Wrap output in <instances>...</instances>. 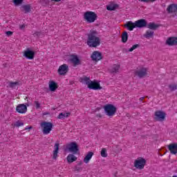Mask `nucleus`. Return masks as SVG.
<instances>
[{
	"instance_id": "obj_19",
	"label": "nucleus",
	"mask_w": 177,
	"mask_h": 177,
	"mask_svg": "<svg viewBox=\"0 0 177 177\" xmlns=\"http://www.w3.org/2000/svg\"><path fill=\"white\" fill-rule=\"evenodd\" d=\"M168 13H176L177 12V4L172 3L168 6L167 8Z\"/></svg>"
},
{
	"instance_id": "obj_32",
	"label": "nucleus",
	"mask_w": 177,
	"mask_h": 177,
	"mask_svg": "<svg viewBox=\"0 0 177 177\" xmlns=\"http://www.w3.org/2000/svg\"><path fill=\"white\" fill-rule=\"evenodd\" d=\"M101 157H104V158H106V157H107V150L106 149V148H102L101 150Z\"/></svg>"
},
{
	"instance_id": "obj_7",
	"label": "nucleus",
	"mask_w": 177,
	"mask_h": 177,
	"mask_svg": "<svg viewBox=\"0 0 177 177\" xmlns=\"http://www.w3.org/2000/svg\"><path fill=\"white\" fill-rule=\"evenodd\" d=\"M134 74L139 78H143L144 77H147L149 75V72L147 71V68H141L136 71Z\"/></svg>"
},
{
	"instance_id": "obj_16",
	"label": "nucleus",
	"mask_w": 177,
	"mask_h": 177,
	"mask_svg": "<svg viewBox=\"0 0 177 177\" xmlns=\"http://www.w3.org/2000/svg\"><path fill=\"white\" fill-rule=\"evenodd\" d=\"M124 27L125 28H127V30H129V31H133V28H136V25L135 24V22H132L131 21H127L125 24H124Z\"/></svg>"
},
{
	"instance_id": "obj_9",
	"label": "nucleus",
	"mask_w": 177,
	"mask_h": 177,
	"mask_svg": "<svg viewBox=\"0 0 177 177\" xmlns=\"http://www.w3.org/2000/svg\"><path fill=\"white\" fill-rule=\"evenodd\" d=\"M70 62L73 64V67H77V66H81V59H80L78 55H71Z\"/></svg>"
},
{
	"instance_id": "obj_34",
	"label": "nucleus",
	"mask_w": 177,
	"mask_h": 177,
	"mask_svg": "<svg viewBox=\"0 0 177 177\" xmlns=\"http://www.w3.org/2000/svg\"><path fill=\"white\" fill-rule=\"evenodd\" d=\"M23 125H24V122H22L20 120L17 121L14 124V127H17V128H19V127H23Z\"/></svg>"
},
{
	"instance_id": "obj_14",
	"label": "nucleus",
	"mask_w": 177,
	"mask_h": 177,
	"mask_svg": "<svg viewBox=\"0 0 177 177\" xmlns=\"http://www.w3.org/2000/svg\"><path fill=\"white\" fill-rule=\"evenodd\" d=\"M16 110L19 114H24V113H27V106L24 105V104H19Z\"/></svg>"
},
{
	"instance_id": "obj_44",
	"label": "nucleus",
	"mask_w": 177,
	"mask_h": 177,
	"mask_svg": "<svg viewBox=\"0 0 177 177\" xmlns=\"http://www.w3.org/2000/svg\"><path fill=\"white\" fill-rule=\"evenodd\" d=\"M20 30H24V28H26V25L23 24L19 26Z\"/></svg>"
},
{
	"instance_id": "obj_11",
	"label": "nucleus",
	"mask_w": 177,
	"mask_h": 177,
	"mask_svg": "<svg viewBox=\"0 0 177 177\" xmlns=\"http://www.w3.org/2000/svg\"><path fill=\"white\" fill-rule=\"evenodd\" d=\"M155 120L156 121H164V120H165V113L161 111H156Z\"/></svg>"
},
{
	"instance_id": "obj_20",
	"label": "nucleus",
	"mask_w": 177,
	"mask_h": 177,
	"mask_svg": "<svg viewBox=\"0 0 177 177\" xmlns=\"http://www.w3.org/2000/svg\"><path fill=\"white\" fill-rule=\"evenodd\" d=\"M93 152L88 151L86 155L85 156L83 161L85 164H88L91 160H92V157H93Z\"/></svg>"
},
{
	"instance_id": "obj_22",
	"label": "nucleus",
	"mask_w": 177,
	"mask_h": 177,
	"mask_svg": "<svg viewBox=\"0 0 177 177\" xmlns=\"http://www.w3.org/2000/svg\"><path fill=\"white\" fill-rule=\"evenodd\" d=\"M57 88V83L55 82V81H50L49 89L51 92H55Z\"/></svg>"
},
{
	"instance_id": "obj_37",
	"label": "nucleus",
	"mask_w": 177,
	"mask_h": 177,
	"mask_svg": "<svg viewBox=\"0 0 177 177\" xmlns=\"http://www.w3.org/2000/svg\"><path fill=\"white\" fill-rule=\"evenodd\" d=\"M59 152L56 151H53V160H57V157H59Z\"/></svg>"
},
{
	"instance_id": "obj_50",
	"label": "nucleus",
	"mask_w": 177,
	"mask_h": 177,
	"mask_svg": "<svg viewBox=\"0 0 177 177\" xmlns=\"http://www.w3.org/2000/svg\"><path fill=\"white\" fill-rule=\"evenodd\" d=\"M70 115V113H67V117H68Z\"/></svg>"
},
{
	"instance_id": "obj_26",
	"label": "nucleus",
	"mask_w": 177,
	"mask_h": 177,
	"mask_svg": "<svg viewBox=\"0 0 177 177\" xmlns=\"http://www.w3.org/2000/svg\"><path fill=\"white\" fill-rule=\"evenodd\" d=\"M24 13H30L31 12V4L24 5L21 6Z\"/></svg>"
},
{
	"instance_id": "obj_21",
	"label": "nucleus",
	"mask_w": 177,
	"mask_h": 177,
	"mask_svg": "<svg viewBox=\"0 0 177 177\" xmlns=\"http://www.w3.org/2000/svg\"><path fill=\"white\" fill-rule=\"evenodd\" d=\"M91 82L92 80H91V77H89L84 76L80 78V82H82V84H86L87 86H89V84Z\"/></svg>"
},
{
	"instance_id": "obj_48",
	"label": "nucleus",
	"mask_w": 177,
	"mask_h": 177,
	"mask_svg": "<svg viewBox=\"0 0 177 177\" xmlns=\"http://www.w3.org/2000/svg\"><path fill=\"white\" fill-rule=\"evenodd\" d=\"M97 117H100H100H102V115L100 113H99V114L97 115Z\"/></svg>"
},
{
	"instance_id": "obj_5",
	"label": "nucleus",
	"mask_w": 177,
	"mask_h": 177,
	"mask_svg": "<svg viewBox=\"0 0 177 177\" xmlns=\"http://www.w3.org/2000/svg\"><path fill=\"white\" fill-rule=\"evenodd\" d=\"M146 165V159L139 157L134 161V167L137 169H143Z\"/></svg>"
},
{
	"instance_id": "obj_33",
	"label": "nucleus",
	"mask_w": 177,
	"mask_h": 177,
	"mask_svg": "<svg viewBox=\"0 0 177 177\" xmlns=\"http://www.w3.org/2000/svg\"><path fill=\"white\" fill-rule=\"evenodd\" d=\"M19 85H20V83H19L18 82H10L9 84L10 88H15V86H17Z\"/></svg>"
},
{
	"instance_id": "obj_42",
	"label": "nucleus",
	"mask_w": 177,
	"mask_h": 177,
	"mask_svg": "<svg viewBox=\"0 0 177 177\" xmlns=\"http://www.w3.org/2000/svg\"><path fill=\"white\" fill-rule=\"evenodd\" d=\"M6 35H7V37H12V35H13V32H12V31H6Z\"/></svg>"
},
{
	"instance_id": "obj_45",
	"label": "nucleus",
	"mask_w": 177,
	"mask_h": 177,
	"mask_svg": "<svg viewBox=\"0 0 177 177\" xmlns=\"http://www.w3.org/2000/svg\"><path fill=\"white\" fill-rule=\"evenodd\" d=\"M27 129H32V127H26V128H25V130L26 131H27Z\"/></svg>"
},
{
	"instance_id": "obj_39",
	"label": "nucleus",
	"mask_w": 177,
	"mask_h": 177,
	"mask_svg": "<svg viewBox=\"0 0 177 177\" xmlns=\"http://www.w3.org/2000/svg\"><path fill=\"white\" fill-rule=\"evenodd\" d=\"M57 118L59 120H62L63 118H66V113H59V115L57 116Z\"/></svg>"
},
{
	"instance_id": "obj_43",
	"label": "nucleus",
	"mask_w": 177,
	"mask_h": 177,
	"mask_svg": "<svg viewBox=\"0 0 177 177\" xmlns=\"http://www.w3.org/2000/svg\"><path fill=\"white\" fill-rule=\"evenodd\" d=\"M34 37H39V35H41V32H35L33 34Z\"/></svg>"
},
{
	"instance_id": "obj_46",
	"label": "nucleus",
	"mask_w": 177,
	"mask_h": 177,
	"mask_svg": "<svg viewBox=\"0 0 177 177\" xmlns=\"http://www.w3.org/2000/svg\"><path fill=\"white\" fill-rule=\"evenodd\" d=\"M52 2H60L62 0H50Z\"/></svg>"
},
{
	"instance_id": "obj_6",
	"label": "nucleus",
	"mask_w": 177,
	"mask_h": 177,
	"mask_svg": "<svg viewBox=\"0 0 177 177\" xmlns=\"http://www.w3.org/2000/svg\"><path fill=\"white\" fill-rule=\"evenodd\" d=\"M67 149L68 151L72 153L73 154H78V151H80V149H78V145H77V142H72L67 144Z\"/></svg>"
},
{
	"instance_id": "obj_8",
	"label": "nucleus",
	"mask_w": 177,
	"mask_h": 177,
	"mask_svg": "<svg viewBox=\"0 0 177 177\" xmlns=\"http://www.w3.org/2000/svg\"><path fill=\"white\" fill-rule=\"evenodd\" d=\"M88 88V89H93V91H100L103 89V87L100 86V83L96 80H91Z\"/></svg>"
},
{
	"instance_id": "obj_3",
	"label": "nucleus",
	"mask_w": 177,
	"mask_h": 177,
	"mask_svg": "<svg viewBox=\"0 0 177 177\" xmlns=\"http://www.w3.org/2000/svg\"><path fill=\"white\" fill-rule=\"evenodd\" d=\"M104 110L108 117H113L117 113V108L111 104H108L104 106Z\"/></svg>"
},
{
	"instance_id": "obj_10",
	"label": "nucleus",
	"mask_w": 177,
	"mask_h": 177,
	"mask_svg": "<svg viewBox=\"0 0 177 177\" xmlns=\"http://www.w3.org/2000/svg\"><path fill=\"white\" fill-rule=\"evenodd\" d=\"M24 56L26 57V59H29L30 60H32L35 56V52L31 50L29 48L24 51Z\"/></svg>"
},
{
	"instance_id": "obj_41",
	"label": "nucleus",
	"mask_w": 177,
	"mask_h": 177,
	"mask_svg": "<svg viewBox=\"0 0 177 177\" xmlns=\"http://www.w3.org/2000/svg\"><path fill=\"white\" fill-rule=\"evenodd\" d=\"M35 104L36 109H40V107H41V104L39 103V102H38V101H35Z\"/></svg>"
},
{
	"instance_id": "obj_35",
	"label": "nucleus",
	"mask_w": 177,
	"mask_h": 177,
	"mask_svg": "<svg viewBox=\"0 0 177 177\" xmlns=\"http://www.w3.org/2000/svg\"><path fill=\"white\" fill-rule=\"evenodd\" d=\"M139 46H140L139 44H134L131 46V48L129 49L128 52H133V50H135V49H138Z\"/></svg>"
},
{
	"instance_id": "obj_49",
	"label": "nucleus",
	"mask_w": 177,
	"mask_h": 177,
	"mask_svg": "<svg viewBox=\"0 0 177 177\" xmlns=\"http://www.w3.org/2000/svg\"><path fill=\"white\" fill-rule=\"evenodd\" d=\"M47 114H49V113H44V115H46Z\"/></svg>"
},
{
	"instance_id": "obj_28",
	"label": "nucleus",
	"mask_w": 177,
	"mask_h": 177,
	"mask_svg": "<svg viewBox=\"0 0 177 177\" xmlns=\"http://www.w3.org/2000/svg\"><path fill=\"white\" fill-rule=\"evenodd\" d=\"M118 8V4H111L106 6L107 10H115Z\"/></svg>"
},
{
	"instance_id": "obj_25",
	"label": "nucleus",
	"mask_w": 177,
	"mask_h": 177,
	"mask_svg": "<svg viewBox=\"0 0 177 177\" xmlns=\"http://www.w3.org/2000/svg\"><path fill=\"white\" fill-rule=\"evenodd\" d=\"M77 158V156H75L74 153L69 154L67 156V162H69V164H71V162H74V161H75Z\"/></svg>"
},
{
	"instance_id": "obj_23",
	"label": "nucleus",
	"mask_w": 177,
	"mask_h": 177,
	"mask_svg": "<svg viewBox=\"0 0 177 177\" xmlns=\"http://www.w3.org/2000/svg\"><path fill=\"white\" fill-rule=\"evenodd\" d=\"M147 28L149 30H156L160 27V25L156 24L154 22H151L149 24H147Z\"/></svg>"
},
{
	"instance_id": "obj_4",
	"label": "nucleus",
	"mask_w": 177,
	"mask_h": 177,
	"mask_svg": "<svg viewBox=\"0 0 177 177\" xmlns=\"http://www.w3.org/2000/svg\"><path fill=\"white\" fill-rule=\"evenodd\" d=\"M41 127L42 128L43 133L44 135H48L50 133V131L53 128V124L50 122H43L41 124Z\"/></svg>"
},
{
	"instance_id": "obj_12",
	"label": "nucleus",
	"mask_w": 177,
	"mask_h": 177,
	"mask_svg": "<svg viewBox=\"0 0 177 177\" xmlns=\"http://www.w3.org/2000/svg\"><path fill=\"white\" fill-rule=\"evenodd\" d=\"M91 57L93 62H99V60H102V53L99 51H93Z\"/></svg>"
},
{
	"instance_id": "obj_47",
	"label": "nucleus",
	"mask_w": 177,
	"mask_h": 177,
	"mask_svg": "<svg viewBox=\"0 0 177 177\" xmlns=\"http://www.w3.org/2000/svg\"><path fill=\"white\" fill-rule=\"evenodd\" d=\"M143 100H145V97H140V102H143Z\"/></svg>"
},
{
	"instance_id": "obj_18",
	"label": "nucleus",
	"mask_w": 177,
	"mask_h": 177,
	"mask_svg": "<svg viewBox=\"0 0 177 177\" xmlns=\"http://www.w3.org/2000/svg\"><path fill=\"white\" fill-rule=\"evenodd\" d=\"M169 151H170L171 154H177V144L172 143L168 145Z\"/></svg>"
},
{
	"instance_id": "obj_30",
	"label": "nucleus",
	"mask_w": 177,
	"mask_h": 177,
	"mask_svg": "<svg viewBox=\"0 0 177 177\" xmlns=\"http://www.w3.org/2000/svg\"><path fill=\"white\" fill-rule=\"evenodd\" d=\"M169 88L171 92H174V91H176L177 89V85L176 84H171L169 85Z\"/></svg>"
},
{
	"instance_id": "obj_17",
	"label": "nucleus",
	"mask_w": 177,
	"mask_h": 177,
	"mask_svg": "<svg viewBox=\"0 0 177 177\" xmlns=\"http://www.w3.org/2000/svg\"><path fill=\"white\" fill-rule=\"evenodd\" d=\"M166 44L169 46L177 45V37H169L166 41Z\"/></svg>"
},
{
	"instance_id": "obj_40",
	"label": "nucleus",
	"mask_w": 177,
	"mask_h": 177,
	"mask_svg": "<svg viewBox=\"0 0 177 177\" xmlns=\"http://www.w3.org/2000/svg\"><path fill=\"white\" fill-rule=\"evenodd\" d=\"M140 2H145V3H149V2H156L157 0H139Z\"/></svg>"
},
{
	"instance_id": "obj_53",
	"label": "nucleus",
	"mask_w": 177,
	"mask_h": 177,
	"mask_svg": "<svg viewBox=\"0 0 177 177\" xmlns=\"http://www.w3.org/2000/svg\"><path fill=\"white\" fill-rule=\"evenodd\" d=\"M27 104V106H28V104Z\"/></svg>"
},
{
	"instance_id": "obj_36",
	"label": "nucleus",
	"mask_w": 177,
	"mask_h": 177,
	"mask_svg": "<svg viewBox=\"0 0 177 177\" xmlns=\"http://www.w3.org/2000/svg\"><path fill=\"white\" fill-rule=\"evenodd\" d=\"M24 0H12V2L15 5V6H19V5H21Z\"/></svg>"
},
{
	"instance_id": "obj_27",
	"label": "nucleus",
	"mask_w": 177,
	"mask_h": 177,
	"mask_svg": "<svg viewBox=\"0 0 177 177\" xmlns=\"http://www.w3.org/2000/svg\"><path fill=\"white\" fill-rule=\"evenodd\" d=\"M128 32L124 31L122 33V42L123 44H127L128 41Z\"/></svg>"
},
{
	"instance_id": "obj_38",
	"label": "nucleus",
	"mask_w": 177,
	"mask_h": 177,
	"mask_svg": "<svg viewBox=\"0 0 177 177\" xmlns=\"http://www.w3.org/2000/svg\"><path fill=\"white\" fill-rule=\"evenodd\" d=\"M59 146H60V144L59 142H57L54 145V151L59 152Z\"/></svg>"
},
{
	"instance_id": "obj_15",
	"label": "nucleus",
	"mask_w": 177,
	"mask_h": 177,
	"mask_svg": "<svg viewBox=\"0 0 177 177\" xmlns=\"http://www.w3.org/2000/svg\"><path fill=\"white\" fill-rule=\"evenodd\" d=\"M59 75H66L67 74V64H64L60 66L58 68Z\"/></svg>"
},
{
	"instance_id": "obj_2",
	"label": "nucleus",
	"mask_w": 177,
	"mask_h": 177,
	"mask_svg": "<svg viewBox=\"0 0 177 177\" xmlns=\"http://www.w3.org/2000/svg\"><path fill=\"white\" fill-rule=\"evenodd\" d=\"M83 17L85 21L88 24L95 23V21L97 20V15L92 11H86L84 12Z\"/></svg>"
},
{
	"instance_id": "obj_13",
	"label": "nucleus",
	"mask_w": 177,
	"mask_h": 177,
	"mask_svg": "<svg viewBox=\"0 0 177 177\" xmlns=\"http://www.w3.org/2000/svg\"><path fill=\"white\" fill-rule=\"evenodd\" d=\"M135 24H136V28H143V27H147V21H146V19H143L136 21Z\"/></svg>"
},
{
	"instance_id": "obj_24",
	"label": "nucleus",
	"mask_w": 177,
	"mask_h": 177,
	"mask_svg": "<svg viewBox=\"0 0 177 177\" xmlns=\"http://www.w3.org/2000/svg\"><path fill=\"white\" fill-rule=\"evenodd\" d=\"M120 66L119 64H114L113 65L111 69L110 70L111 73L113 74H117L120 71Z\"/></svg>"
},
{
	"instance_id": "obj_52",
	"label": "nucleus",
	"mask_w": 177,
	"mask_h": 177,
	"mask_svg": "<svg viewBox=\"0 0 177 177\" xmlns=\"http://www.w3.org/2000/svg\"><path fill=\"white\" fill-rule=\"evenodd\" d=\"M172 177H177L176 176H173Z\"/></svg>"
},
{
	"instance_id": "obj_31",
	"label": "nucleus",
	"mask_w": 177,
	"mask_h": 177,
	"mask_svg": "<svg viewBox=\"0 0 177 177\" xmlns=\"http://www.w3.org/2000/svg\"><path fill=\"white\" fill-rule=\"evenodd\" d=\"M39 3H41L42 6H46L49 5V0H39Z\"/></svg>"
},
{
	"instance_id": "obj_1",
	"label": "nucleus",
	"mask_w": 177,
	"mask_h": 177,
	"mask_svg": "<svg viewBox=\"0 0 177 177\" xmlns=\"http://www.w3.org/2000/svg\"><path fill=\"white\" fill-rule=\"evenodd\" d=\"M87 37L86 44L89 48H97L100 46V37H97V31L91 30Z\"/></svg>"
},
{
	"instance_id": "obj_29",
	"label": "nucleus",
	"mask_w": 177,
	"mask_h": 177,
	"mask_svg": "<svg viewBox=\"0 0 177 177\" xmlns=\"http://www.w3.org/2000/svg\"><path fill=\"white\" fill-rule=\"evenodd\" d=\"M154 35V32L152 30H147L145 35V38H151Z\"/></svg>"
},
{
	"instance_id": "obj_51",
	"label": "nucleus",
	"mask_w": 177,
	"mask_h": 177,
	"mask_svg": "<svg viewBox=\"0 0 177 177\" xmlns=\"http://www.w3.org/2000/svg\"><path fill=\"white\" fill-rule=\"evenodd\" d=\"M64 150H65V151H66L67 150V148H65Z\"/></svg>"
}]
</instances>
